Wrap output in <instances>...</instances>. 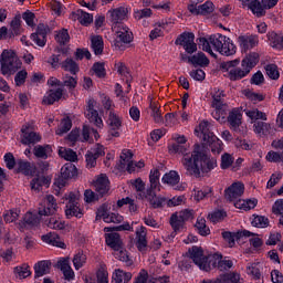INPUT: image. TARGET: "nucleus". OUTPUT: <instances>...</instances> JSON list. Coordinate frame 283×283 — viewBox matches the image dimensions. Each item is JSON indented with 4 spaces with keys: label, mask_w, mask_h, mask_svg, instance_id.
<instances>
[{
    "label": "nucleus",
    "mask_w": 283,
    "mask_h": 283,
    "mask_svg": "<svg viewBox=\"0 0 283 283\" xmlns=\"http://www.w3.org/2000/svg\"><path fill=\"white\" fill-rule=\"evenodd\" d=\"M170 151L184 155L181 165L186 169L187 175L193 176V178H200L201 174H209V171L218 167V160L200 151V145L198 144L195 145L192 153H189V148L185 144H172Z\"/></svg>",
    "instance_id": "nucleus-1"
},
{
    "label": "nucleus",
    "mask_w": 283,
    "mask_h": 283,
    "mask_svg": "<svg viewBox=\"0 0 283 283\" xmlns=\"http://www.w3.org/2000/svg\"><path fill=\"white\" fill-rule=\"evenodd\" d=\"M260 63V54L255 52H250L241 61L235 59L232 61L223 62L221 64V70L223 72H228V77L230 81H242L245 76H249L251 74V70L255 67Z\"/></svg>",
    "instance_id": "nucleus-2"
},
{
    "label": "nucleus",
    "mask_w": 283,
    "mask_h": 283,
    "mask_svg": "<svg viewBox=\"0 0 283 283\" xmlns=\"http://www.w3.org/2000/svg\"><path fill=\"white\" fill-rule=\"evenodd\" d=\"M199 45H201L203 52H208L212 59H218V55L213 53V50L219 52V54H222V56H233V54L238 52V48L233 44V41L220 33L210 35L209 39L200 38Z\"/></svg>",
    "instance_id": "nucleus-3"
},
{
    "label": "nucleus",
    "mask_w": 283,
    "mask_h": 283,
    "mask_svg": "<svg viewBox=\"0 0 283 283\" xmlns=\"http://www.w3.org/2000/svg\"><path fill=\"white\" fill-rule=\"evenodd\" d=\"M130 185L136 189L137 198L149 202L153 209H160L167 202L165 197H158L151 189L145 190V182L140 178L130 180Z\"/></svg>",
    "instance_id": "nucleus-4"
},
{
    "label": "nucleus",
    "mask_w": 283,
    "mask_h": 283,
    "mask_svg": "<svg viewBox=\"0 0 283 283\" xmlns=\"http://www.w3.org/2000/svg\"><path fill=\"white\" fill-rule=\"evenodd\" d=\"M1 74H14L21 67V61L12 50H4L0 56Z\"/></svg>",
    "instance_id": "nucleus-5"
},
{
    "label": "nucleus",
    "mask_w": 283,
    "mask_h": 283,
    "mask_svg": "<svg viewBox=\"0 0 283 283\" xmlns=\"http://www.w3.org/2000/svg\"><path fill=\"white\" fill-rule=\"evenodd\" d=\"M113 32H115L114 45L117 50H125V45L134 41V33L127 24H113Z\"/></svg>",
    "instance_id": "nucleus-6"
},
{
    "label": "nucleus",
    "mask_w": 283,
    "mask_h": 283,
    "mask_svg": "<svg viewBox=\"0 0 283 283\" xmlns=\"http://www.w3.org/2000/svg\"><path fill=\"white\" fill-rule=\"evenodd\" d=\"M190 258L192 259V262L199 266L201 271H211V258L213 255L207 256L205 255V251L202 248L199 247H192L189 250Z\"/></svg>",
    "instance_id": "nucleus-7"
},
{
    "label": "nucleus",
    "mask_w": 283,
    "mask_h": 283,
    "mask_svg": "<svg viewBox=\"0 0 283 283\" xmlns=\"http://www.w3.org/2000/svg\"><path fill=\"white\" fill-rule=\"evenodd\" d=\"M65 199L67 200L65 216L66 218H82L83 210H81V203L78 202V195L74 192H70L65 195Z\"/></svg>",
    "instance_id": "nucleus-8"
},
{
    "label": "nucleus",
    "mask_w": 283,
    "mask_h": 283,
    "mask_svg": "<svg viewBox=\"0 0 283 283\" xmlns=\"http://www.w3.org/2000/svg\"><path fill=\"white\" fill-rule=\"evenodd\" d=\"M22 145H36L41 143V134L34 132V123H25L21 128Z\"/></svg>",
    "instance_id": "nucleus-9"
},
{
    "label": "nucleus",
    "mask_w": 283,
    "mask_h": 283,
    "mask_svg": "<svg viewBox=\"0 0 283 283\" xmlns=\"http://www.w3.org/2000/svg\"><path fill=\"white\" fill-rule=\"evenodd\" d=\"M108 138H120V127H123V117L115 111L108 112Z\"/></svg>",
    "instance_id": "nucleus-10"
},
{
    "label": "nucleus",
    "mask_w": 283,
    "mask_h": 283,
    "mask_svg": "<svg viewBox=\"0 0 283 283\" xmlns=\"http://www.w3.org/2000/svg\"><path fill=\"white\" fill-rule=\"evenodd\" d=\"M108 19L112 25H124L123 21L129 19V8L118 7L115 9L108 10Z\"/></svg>",
    "instance_id": "nucleus-11"
},
{
    "label": "nucleus",
    "mask_w": 283,
    "mask_h": 283,
    "mask_svg": "<svg viewBox=\"0 0 283 283\" xmlns=\"http://www.w3.org/2000/svg\"><path fill=\"white\" fill-rule=\"evenodd\" d=\"M59 205L56 199L52 195H46L45 198L41 201L38 213L39 216H53L56 213Z\"/></svg>",
    "instance_id": "nucleus-12"
},
{
    "label": "nucleus",
    "mask_w": 283,
    "mask_h": 283,
    "mask_svg": "<svg viewBox=\"0 0 283 283\" xmlns=\"http://www.w3.org/2000/svg\"><path fill=\"white\" fill-rule=\"evenodd\" d=\"M239 43V48H241V52H249V50H253V48H258L260 44V38L253 34L240 35L237 40Z\"/></svg>",
    "instance_id": "nucleus-13"
},
{
    "label": "nucleus",
    "mask_w": 283,
    "mask_h": 283,
    "mask_svg": "<svg viewBox=\"0 0 283 283\" xmlns=\"http://www.w3.org/2000/svg\"><path fill=\"white\" fill-rule=\"evenodd\" d=\"M134 155L132 150H124L120 154L119 163L117 164V169L119 171H128V174H134Z\"/></svg>",
    "instance_id": "nucleus-14"
},
{
    "label": "nucleus",
    "mask_w": 283,
    "mask_h": 283,
    "mask_svg": "<svg viewBox=\"0 0 283 283\" xmlns=\"http://www.w3.org/2000/svg\"><path fill=\"white\" fill-rule=\"evenodd\" d=\"M226 198L230 202H233V200H238V198H242L244 193V184L237 181L233 182L230 187H228L224 190Z\"/></svg>",
    "instance_id": "nucleus-15"
},
{
    "label": "nucleus",
    "mask_w": 283,
    "mask_h": 283,
    "mask_svg": "<svg viewBox=\"0 0 283 283\" xmlns=\"http://www.w3.org/2000/svg\"><path fill=\"white\" fill-rule=\"evenodd\" d=\"M211 258L210 269H218L219 271H229V269L233 268V261L231 260H222V254L214 253Z\"/></svg>",
    "instance_id": "nucleus-16"
},
{
    "label": "nucleus",
    "mask_w": 283,
    "mask_h": 283,
    "mask_svg": "<svg viewBox=\"0 0 283 283\" xmlns=\"http://www.w3.org/2000/svg\"><path fill=\"white\" fill-rule=\"evenodd\" d=\"M97 218H103L104 222L112 223L113 224H120L123 222L124 218L123 216L116 213V212H107V208L105 206H102L97 210Z\"/></svg>",
    "instance_id": "nucleus-17"
},
{
    "label": "nucleus",
    "mask_w": 283,
    "mask_h": 283,
    "mask_svg": "<svg viewBox=\"0 0 283 283\" xmlns=\"http://www.w3.org/2000/svg\"><path fill=\"white\" fill-rule=\"evenodd\" d=\"M228 123L230 125V129L239 134L240 125H242V113L239 108H233L228 116Z\"/></svg>",
    "instance_id": "nucleus-18"
},
{
    "label": "nucleus",
    "mask_w": 283,
    "mask_h": 283,
    "mask_svg": "<svg viewBox=\"0 0 283 283\" xmlns=\"http://www.w3.org/2000/svg\"><path fill=\"white\" fill-rule=\"evenodd\" d=\"M161 182H164V185L175 187L177 191H182L185 189L182 186H178V182H180V175H178V171L175 170H170L169 172L165 174L161 178Z\"/></svg>",
    "instance_id": "nucleus-19"
},
{
    "label": "nucleus",
    "mask_w": 283,
    "mask_h": 283,
    "mask_svg": "<svg viewBox=\"0 0 283 283\" xmlns=\"http://www.w3.org/2000/svg\"><path fill=\"white\" fill-rule=\"evenodd\" d=\"M149 101V109H150V116L154 120V123H157V125H163L164 119H163V111H160V104L151 96L148 97Z\"/></svg>",
    "instance_id": "nucleus-20"
},
{
    "label": "nucleus",
    "mask_w": 283,
    "mask_h": 283,
    "mask_svg": "<svg viewBox=\"0 0 283 283\" xmlns=\"http://www.w3.org/2000/svg\"><path fill=\"white\" fill-rule=\"evenodd\" d=\"M70 19L71 21H78L81 25H90L94 21V15L78 9L70 14Z\"/></svg>",
    "instance_id": "nucleus-21"
},
{
    "label": "nucleus",
    "mask_w": 283,
    "mask_h": 283,
    "mask_svg": "<svg viewBox=\"0 0 283 283\" xmlns=\"http://www.w3.org/2000/svg\"><path fill=\"white\" fill-rule=\"evenodd\" d=\"M105 242L113 251H119L123 249V239L118 232H109L105 234Z\"/></svg>",
    "instance_id": "nucleus-22"
},
{
    "label": "nucleus",
    "mask_w": 283,
    "mask_h": 283,
    "mask_svg": "<svg viewBox=\"0 0 283 283\" xmlns=\"http://www.w3.org/2000/svg\"><path fill=\"white\" fill-rule=\"evenodd\" d=\"M48 28L43 24L38 25V31L36 33L31 34L32 41L40 48H45L46 43V36H48Z\"/></svg>",
    "instance_id": "nucleus-23"
},
{
    "label": "nucleus",
    "mask_w": 283,
    "mask_h": 283,
    "mask_svg": "<svg viewBox=\"0 0 283 283\" xmlns=\"http://www.w3.org/2000/svg\"><path fill=\"white\" fill-rule=\"evenodd\" d=\"M61 98H63V88H51L46 92L42 102L44 105H54Z\"/></svg>",
    "instance_id": "nucleus-24"
},
{
    "label": "nucleus",
    "mask_w": 283,
    "mask_h": 283,
    "mask_svg": "<svg viewBox=\"0 0 283 283\" xmlns=\"http://www.w3.org/2000/svg\"><path fill=\"white\" fill-rule=\"evenodd\" d=\"M212 107L216 111V113L212 114H218V112H222L224 107V91L220 88H214L212 92Z\"/></svg>",
    "instance_id": "nucleus-25"
},
{
    "label": "nucleus",
    "mask_w": 283,
    "mask_h": 283,
    "mask_svg": "<svg viewBox=\"0 0 283 283\" xmlns=\"http://www.w3.org/2000/svg\"><path fill=\"white\" fill-rule=\"evenodd\" d=\"M269 44L273 48V50H283V33L270 31L266 34Z\"/></svg>",
    "instance_id": "nucleus-26"
},
{
    "label": "nucleus",
    "mask_w": 283,
    "mask_h": 283,
    "mask_svg": "<svg viewBox=\"0 0 283 283\" xmlns=\"http://www.w3.org/2000/svg\"><path fill=\"white\" fill-rule=\"evenodd\" d=\"M57 268L62 271L65 280H74V270L70 265V258H62L57 261Z\"/></svg>",
    "instance_id": "nucleus-27"
},
{
    "label": "nucleus",
    "mask_w": 283,
    "mask_h": 283,
    "mask_svg": "<svg viewBox=\"0 0 283 283\" xmlns=\"http://www.w3.org/2000/svg\"><path fill=\"white\" fill-rule=\"evenodd\" d=\"M42 241L51 247H57L59 249H65V243L61 240V237L55 232H49L48 234L42 235Z\"/></svg>",
    "instance_id": "nucleus-28"
},
{
    "label": "nucleus",
    "mask_w": 283,
    "mask_h": 283,
    "mask_svg": "<svg viewBox=\"0 0 283 283\" xmlns=\"http://www.w3.org/2000/svg\"><path fill=\"white\" fill-rule=\"evenodd\" d=\"M95 191L99 196H105L107 191H109V179H107V175H101L95 181Z\"/></svg>",
    "instance_id": "nucleus-29"
},
{
    "label": "nucleus",
    "mask_w": 283,
    "mask_h": 283,
    "mask_svg": "<svg viewBox=\"0 0 283 283\" xmlns=\"http://www.w3.org/2000/svg\"><path fill=\"white\" fill-rule=\"evenodd\" d=\"M33 156H35V158H41L42 160H48V158L52 156V147L50 145L34 146Z\"/></svg>",
    "instance_id": "nucleus-30"
},
{
    "label": "nucleus",
    "mask_w": 283,
    "mask_h": 283,
    "mask_svg": "<svg viewBox=\"0 0 283 283\" xmlns=\"http://www.w3.org/2000/svg\"><path fill=\"white\" fill-rule=\"evenodd\" d=\"M149 182L150 187L148 189H151L156 196L160 191V170L156 168L150 170Z\"/></svg>",
    "instance_id": "nucleus-31"
},
{
    "label": "nucleus",
    "mask_w": 283,
    "mask_h": 283,
    "mask_svg": "<svg viewBox=\"0 0 283 283\" xmlns=\"http://www.w3.org/2000/svg\"><path fill=\"white\" fill-rule=\"evenodd\" d=\"M136 247L138 251H146L147 249V231L145 227H140L139 230L136 231Z\"/></svg>",
    "instance_id": "nucleus-32"
},
{
    "label": "nucleus",
    "mask_w": 283,
    "mask_h": 283,
    "mask_svg": "<svg viewBox=\"0 0 283 283\" xmlns=\"http://www.w3.org/2000/svg\"><path fill=\"white\" fill-rule=\"evenodd\" d=\"M197 136L202 138L203 143L214 136V134L209 129V122H201L199 126L195 129Z\"/></svg>",
    "instance_id": "nucleus-33"
},
{
    "label": "nucleus",
    "mask_w": 283,
    "mask_h": 283,
    "mask_svg": "<svg viewBox=\"0 0 283 283\" xmlns=\"http://www.w3.org/2000/svg\"><path fill=\"white\" fill-rule=\"evenodd\" d=\"M205 145H209L212 154H221L222 153V140H220V138H218V136L212 135L211 137H209L208 139H206Z\"/></svg>",
    "instance_id": "nucleus-34"
},
{
    "label": "nucleus",
    "mask_w": 283,
    "mask_h": 283,
    "mask_svg": "<svg viewBox=\"0 0 283 283\" xmlns=\"http://www.w3.org/2000/svg\"><path fill=\"white\" fill-rule=\"evenodd\" d=\"M245 116L250 118L251 123H258V120H266V113L261 112L258 108H245Z\"/></svg>",
    "instance_id": "nucleus-35"
},
{
    "label": "nucleus",
    "mask_w": 283,
    "mask_h": 283,
    "mask_svg": "<svg viewBox=\"0 0 283 283\" xmlns=\"http://www.w3.org/2000/svg\"><path fill=\"white\" fill-rule=\"evenodd\" d=\"M95 140H98V138L101 137L98 135V130L87 126V125H84L83 126V129H82V138L85 143H94V138Z\"/></svg>",
    "instance_id": "nucleus-36"
},
{
    "label": "nucleus",
    "mask_w": 283,
    "mask_h": 283,
    "mask_svg": "<svg viewBox=\"0 0 283 283\" xmlns=\"http://www.w3.org/2000/svg\"><path fill=\"white\" fill-rule=\"evenodd\" d=\"M18 171L24 174V176H34L36 174V166L30 161L20 160L18 163Z\"/></svg>",
    "instance_id": "nucleus-37"
},
{
    "label": "nucleus",
    "mask_w": 283,
    "mask_h": 283,
    "mask_svg": "<svg viewBox=\"0 0 283 283\" xmlns=\"http://www.w3.org/2000/svg\"><path fill=\"white\" fill-rule=\"evenodd\" d=\"M249 10H251L252 14H254V17H264L266 14V10L264 9V6L262 4V2H260V0H252L249 4H248Z\"/></svg>",
    "instance_id": "nucleus-38"
},
{
    "label": "nucleus",
    "mask_w": 283,
    "mask_h": 283,
    "mask_svg": "<svg viewBox=\"0 0 283 283\" xmlns=\"http://www.w3.org/2000/svg\"><path fill=\"white\" fill-rule=\"evenodd\" d=\"M251 235H252V238H251ZM240 237L241 238H250L249 242H250L251 247H253V249H260V247H262V244H264V242L260 239V237L258 234H253V233H251V231H248V230L241 231Z\"/></svg>",
    "instance_id": "nucleus-39"
},
{
    "label": "nucleus",
    "mask_w": 283,
    "mask_h": 283,
    "mask_svg": "<svg viewBox=\"0 0 283 283\" xmlns=\"http://www.w3.org/2000/svg\"><path fill=\"white\" fill-rule=\"evenodd\" d=\"M51 266L52 263H50V261L38 262L34 266L35 277H43V275H48V273H50Z\"/></svg>",
    "instance_id": "nucleus-40"
},
{
    "label": "nucleus",
    "mask_w": 283,
    "mask_h": 283,
    "mask_svg": "<svg viewBox=\"0 0 283 283\" xmlns=\"http://www.w3.org/2000/svg\"><path fill=\"white\" fill-rule=\"evenodd\" d=\"M129 280H132V273L118 269L113 273L112 283H127Z\"/></svg>",
    "instance_id": "nucleus-41"
},
{
    "label": "nucleus",
    "mask_w": 283,
    "mask_h": 283,
    "mask_svg": "<svg viewBox=\"0 0 283 283\" xmlns=\"http://www.w3.org/2000/svg\"><path fill=\"white\" fill-rule=\"evenodd\" d=\"M189 63L192 65H199L200 67H205L209 65V57L202 52H199L189 59Z\"/></svg>",
    "instance_id": "nucleus-42"
},
{
    "label": "nucleus",
    "mask_w": 283,
    "mask_h": 283,
    "mask_svg": "<svg viewBox=\"0 0 283 283\" xmlns=\"http://www.w3.org/2000/svg\"><path fill=\"white\" fill-rule=\"evenodd\" d=\"M91 48L94 52V54H103L104 43H103V36L101 35H93L91 38Z\"/></svg>",
    "instance_id": "nucleus-43"
},
{
    "label": "nucleus",
    "mask_w": 283,
    "mask_h": 283,
    "mask_svg": "<svg viewBox=\"0 0 283 283\" xmlns=\"http://www.w3.org/2000/svg\"><path fill=\"white\" fill-rule=\"evenodd\" d=\"M76 166L72 163H66L62 168H61V176L64 179H71L76 176Z\"/></svg>",
    "instance_id": "nucleus-44"
},
{
    "label": "nucleus",
    "mask_w": 283,
    "mask_h": 283,
    "mask_svg": "<svg viewBox=\"0 0 283 283\" xmlns=\"http://www.w3.org/2000/svg\"><path fill=\"white\" fill-rule=\"evenodd\" d=\"M213 196V188L206 186L201 189H195V200L200 202V200H205L206 198H211Z\"/></svg>",
    "instance_id": "nucleus-45"
},
{
    "label": "nucleus",
    "mask_w": 283,
    "mask_h": 283,
    "mask_svg": "<svg viewBox=\"0 0 283 283\" xmlns=\"http://www.w3.org/2000/svg\"><path fill=\"white\" fill-rule=\"evenodd\" d=\"M59 156L61 158H64V160H69L70 163H75V160H77L78 158V156L76 155V151L70 148H64V147H61L59 149Z\"/></svg>",
    "instance_id": "nucleus-46"
},
{
    "label": "nucleus",
    "mask_w": 283,
    "mask_h": 283,
    "mask_svg": "<svg viewBox=\"0 0 283 283\" xmlns=\"http://www.w3.org/2000/svg\"><path fill=\"white\" fill-rule=\"evenodd\" d=\"M220 283H240V273L230 272L219 275Z\"/></svg>",
    "instance_id": "nucleus-47"
},
{
    "label": "nucleus",
    "mask_w": 283,
    "mask_h": 283,
    "mask_svg": "<svg viewBox=\"0 0 283 283\" xmlns=\"http://www.w3.org/2000/svg\"><path fill=\"white\" fill-rule=\"evenodd\" d=\"M86 117L88 118L90 123H93L95 127H98V129H103V118L98 116V111H91L86 113Z\"/></svg>",
    "instance_id": "nucleus-48"
},
{
    "label": "nucleus",
    "mask_w": 283,
    "mask_h": 283,
    "mask_svg": "<svg viewBox=\"0 0 283 283\" xmlns=\"http://www.w3.org/2000/svg\"><path fill=\"white\" fill-rule=\"evenodd\" d=\"M43 185H48V178L43 176H38L33 178L30 182V187L32 191H41V188L43 187Z\"/></svg>",
    "instance_id": "nucleus-49"
},
{
    "label": "nucleus",
    "mask_w": 283,
    "mask_h": 283,
    "mask_svg": "<svg viewBox=\"0 0 283 283\" xmlns=\"http://www.w3.org/2000/svg\"><path fill=\"white\" fill-rule=\"evenodd\" d=\"M269 129H271V125L264 122H254L253 132L259 136H265V134H269Z\"/></svg>",
    "instance_id": "nucleus-50"
},
{
    "label": "nucleus",
    "mask_w": 283,
    "mask_h": 283,
    "mask_svg": "<svg viewBox=\"0 0 283 283\" xmlns=\"http://www.w3.org/2000/svg\"><path fill=\"white\" fill-rule=\"evenodd\" d=\"M87 262V256L83 252H77L73 258V266L76 271L83 269Z\"/></svg>",
    "instance_id": "nucleus-51"
},
{
    "label": "nucleus",
    "mask_w": 283,
    "mask_h": 283,
    "mask_svg": "<svg viewBox=\"0 0 283 283\" xmlns=\"http://www.w3.org/2000/svg\"><path fill=\"white\" fill-rule=\"evenodd\" d=\"M14 273L20 280H25V277H30V275H32V272H30V266L28 264L14 268Z\"/></svg>",
    "instance_id": "nucleus-52"
},
{
    "label": "nucleus",
    "mask_w": 283,
    "mask_h": 283,
    "mask_svg": "<svg viewBox=\"0 0 283 283\" xmlns=\"http://www.w3.org/2000/svg\"><path fill=\"white\" fill-rule=\"evenodd\" d=\"M62 70H65V72H70L71 74H76L78 72V64L72 59H66L62 63Z\"/></svg>",
    "instance_id": "nucleus-53"
},
{
    "label": "nucleus",
    "mask_w": 283,
    "mask_h": 283,
    "mask_svg": "<svg viewBox=\"0 0 283 283\" xmlns=\"http://www.w3.org/2000/svg\"><path fill=\"white\" fill-rule=\"evenodd\" d=\"M169 222L175 231H180V229L185 227V221L177 214V212L171 214Z\"/></svg>",
    "instance_id": "nucleus-54"
},
{
    "label": "nucleus",
    "mask_w": 283,
    "mask_h": 283,
    "mask_svg": "<svg viewBox=\"0 0 283 283\" xmlns=\"http://www.w3.org/2000/svg\"><path fill=\"white\" fill-rule=\"evenodd\" d=\"M10 28H11V34L9 35L10 38L15 34L19 35L21 34V15H15L12 21L10 22Z\"/></svg>",
    "instance_id": "nucleus-55"
},
{
    "label": "nucleus",
    "mask_w": 283,
    "mask_h": 283,
    "mask_svg": "<svg viewBox=\"0 0 283 283\" xmlns=\"http://www.w3.org/2000/svg\"><path fill=\"white\" fill-rule=\"evenodd\" d=\"M71 129H72V119L64 118L61 122L60 127L56 129L55 134H57V136H63V134H67V132H70Z\"/></svg>",
    "instance_id": "nucleus-56"
},
{
    "label": "nucleus",
    "mask_w": 283,
    "mask_h": 283,
    "mask_svg": "<svg viewBox=\"0 0 283 283\" xmlns=\"http://www.w3.org/2000/svg\"><path fill=\"white\" fill-rule=\"evenodd\" d=\"M272 213L281 216L279 222L283 227V199H277L272 206Z\"/></svg>",
    "instance_id": "nucleus-57"
},
{
    "label": "nucleus",
    "mask_w": 283,
    "mask_h": 283,
    "mask_svg": "<svg viewBox=\"0 0 283 283\" xmlns=\"http://www.w3.org/2000/svg\"><path fill=\"white\" fill-rule=\"evenodd\" d=\"M264 69L266 75L272 81H277V78H280V70H277V66L275 64H266Z\"/></svg>",
    "instance_id": "nucleus-58"
},
{
    "label": "nucleus",
    "mask_w": 283,
    "mask_h": 283,
    "mask_svg": "<svg viewBox=\"0 0 283 283\" xmlns=\"http://www.w3.org/2000/svg\"><path fill=\"white\" fill-rule=\"evenodd\" d=\"M196 229L199 231V234L203 237L211 233V230L207 227V220L203 218L197 219Z\"/></svg>",
    "instance_id": "nucleus-59"
},
{
    "label": "nucleus",
    "mask_w": 283,
    "mask_h": 283,
    "mask_svg": "<svg viewBox=\"0 0 283 283\" xmlns=\"http://www.w3.org/2000/svg\"><path fill=\"white\" fill-rule=\"evenodd\" d=\"M252 227H256L258 229H266V227H269V218L264 216H255L252 219Z\"/></svg>",
    "instance_id": "nucleus-60"
},
{
    "label": "nucleus",
    "mask_w": 283,
    "mask_h": 283,
    "mask_svg": "<svg viewBox=\"0 0 283 283\" xmlns=\"http://www.w3.org/2000/svg\"><path fill=\"white\" fill-rule=\"evenodd\" d=\"M92 71L94 72L95 76H97V78H105V76H107V72L105 71V63H94Z\"/></svg>",
    "instance_id": "nucleus-61"
},
{
    "label": "nucleus",
    "mask_w": 283,
    "mask_h": 283,
    "mask_svg": "<svg viewBox=\"0 0 283 283\" xmlns=\"http://www.w3.org/2000/svg\"><path fill=\"white\" fill-rule=\"evenodd\" d=\"M113 255L119 260L120 262H125L127 264H132V261L129 260V254H127V250H125L122 245V249L114 250Z\"/></svg>",
    "instance_id": "nucleus-62"
},
{
    "label": "nucleus",
    "mask_w": 283,
    "mask_h": 283,
    "mask_svg": "<svg viewBox=\"0 0 283 283\" xmlns=\"http://www.w3.org/2000/svg\"><path fill=\"white\" fill-rule=\"evenodd\" d=\"M195 39H196V35H193V33H184V34H181V35L176 40V44H177V45H182V46L185 48V45H188V44L191 43Z\"/></svg>",
    "instance_id": "nucleus-63"
},
{
    "label": "nucleus",
    "mask_w": 283,
    "mask_h": 283,
    "mask_svg": "<svg viewBox=\"0 0 283 283\" xmlns=\"http://www.w3.org/2000/svg\"><path fill=\"white\" fill-rule=\"evenodd\" d=\"M265 158L269 163H283V153L271 150Z\"/></svg>",
    "instance_id": "nucleus-64"
}]
</instances>
